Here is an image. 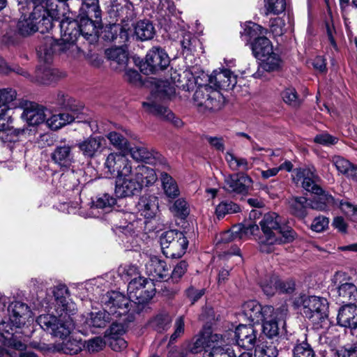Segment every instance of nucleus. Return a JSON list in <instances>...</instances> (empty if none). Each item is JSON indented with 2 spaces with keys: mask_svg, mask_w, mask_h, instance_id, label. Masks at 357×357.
I'll use <instances>...</instances> for the list:
<instances>
[{
  "mask_svg": "<svg viewBox=\"0 0 357 357\" xmlns=\"http://www.w3.org/2000/svg\"><path fill=\"white\" fill-rule=\"evenodd\" d=\"M246 30L251 37L259 35L251 45L252 54L255 58L259 60L272 53L273 45L270 40L264 36L268 32L267 29L259 24L250 22Z\"/></svg>",
  "mask_w": 357,
  "mask_h": 357,
  "instance_id": "nucleus-15",
  "label": "nucleus"
},
{
  "mask_svg": "<svg viewBox=\"0 0 357 357\" xmlns=\"http://www.w3.org/2000/svg\"><path fill=\"white\" fill-rule=\"evenodd\" d=\"M282 98L284 102L292 106L297 107L300 105L301 100L294 88H287L282 93Z\"/></svg>",
  "mask_w": 357,
  "mask_h": 357,
  "instance_id": "nucleus-59",
  "label": "nucleus"
},
{
  "mask_svg": "<svg viewBox=\"0 0 357 357\" xmlns=\"http://www.w3.org/2000/svg\"><path fill=\"white\" fill-rule=\"evenodd\" d=\"M75 119L74 114L59 113L53 114L47 119V124L53 130H57L65 126Z\"/></svg>",
  "mask_w": 357,
  "mask_h": 357,
  "instance_id": "nucleus-45",
  "label": "nucleus"
},
{
  "mask_svg": "<svg viewBox=\"0 0 357 357\" xmlns=\"http://www.w3.org/2000/svg\"><path fill=\"white\" fill-rule=\"evenodd\" d=\"M54 102L62 108L68 109L71 111L74 110L75 100L63 92L59 91L56 94Z\"/></svg>",
  "mask_w": 357,
  "mask_h": 357,
  "instance_id": "nucleus-58",
  "label": "nucleus"
},
{
  "mask_svg": "<svg viewBox=\"0 0 357 357\" xmlns=\"http://www.w3.org/2000/svg\"><path fill=\"white\" fill-rule=\"evenodd\" d=\"M236 351L234 349L228 346L224 347L223 340L221 336V342L218 344L213 346V350L209 351L207 354L208 357H236Z\"/></svg>",
  "mask_w": 357,
  "mask_h": 357,
  "instance_id": "nucleus-51",
  "label": "nucleus"
},
{
  "mask_svg": "<svg viewBox=\"0 0 357 357\" xmlns=\"http://www.w3.org/2000/svg\"><path fill=\"white\" fill-rule=\"evenodd\" d=\"M154 93L160 98H170L176 93V88L189 91L196 84L192 73L185 70L182 74L174 71L171 73L170 80H157L155 82Z\"/></svg>",
  "mask_w": 357,
  "mask_h": 357,
  "instance_id": "nucleus-7",
  "label": "nucleus"
},
{
  "mask_svg": "<svg viewBox=\"0 0 357 357\" xmlns=\"http://www.w3.org/2000/svg\"><path fill=\"white\" fill-rule=\"evenodd\" d=\"M301 300L304 316L311 320L317 329L327 328L328 325L327 300L316 296H303Z\"/></svg>",
  "mask_w": 357,
  "mask_h": 357,
  "instance_id": "nucleus-8",
  "label": "nucleus"
},
{
  "mask_svg": "<svg viewBox=\"0 0 357 357\" xmlns=\"http://www.w3.org/2000/svg\"><path fill=\"white\" fill-rule=\"evenodd\" d=\"M252 183V178L245 174H231L225 178V189L229 192L247 193Z\"/></svg>",
  "mask_w": 357,
  "mask_h": 357,
  "instance_id": "nucleus-28",
  "label": "nucleus"
},
{
  "mask_svg": "<svg viewBox=\"0 0 357 357\" xmlns=\"http://www.w3.org/2000/svg\"><path fill=\"white\" fill-rule=\"evenodd\" d=\"M222 98L220 93L208 85L199 86L193 96L195 104L203 110L219 109L221 107Z\"/></svg>",
  "mask_w": 357,
  "mask_h": 357,
  "instance_id": "nucleus-16",
  "label": "nucleus"
},
{
  "mask_svg": "<svg viewBox=\"0 0 357 357\" xmlns=\"http://www.w3.org/2000/svg\"><path fill=\"white\" fill-rule=\"evenodd\" d=\"M158 9L161 15H174L176 6L172 0H160Z\"/></svg>",
  "mask_w": 357,
  "mask_h": 357,
  "instance_id": "nucleus-63",
  "label": "nucleus"
},
{
  "mask_svg": "<svg viewBox=\"0 0 357 357\" xmlns=\"http://www.w3.org/2000/svg\"><path fill=\"white\" fill-rule=\"evenodd\" d=\"M17 107L23 109L21 117L29 126L39 125L46 120L47 109L36 102L21 100Z\"/></svg>",
  "mask_w": 357,
  "mask_h": 357,
  "instance_id": "nucleus-23",
  "label": "nucleus"
},
{
  "mask_svg": "<svg viewBox=\"0 0 357 357\" xmlns=\"http://www.w3.org/2000/svg\"><path fill=\"white\" fill-rule=\"evenodd\" d=\"M116 203V199L109 194H104L98 197L95 202L93 206L96 208L109 209Z\"/></svg>",
  "mask_w": 357,
  "mask_h": 357,
  "instance_id": "nucleus-61",
  "label": "nucleus"
},
{
  "mask_svg": "<svg viewBox=\"0 0 357 357\" xmlns=\"http://www.w3.org/2000/svg\"><path fill=\"white\" fill-rule=\"evenodd\" d=\"M331 161L339 172L357 182V166L340 155L333 156Z\"/></svg>",
  "mask_w": 357,
  "mask_h": 357,
  "instance_id": "nucleus-39",
  "label": "nucleus"
},
{
  "mask_svg": "<svg viewBox=\"0 0 357 357\" xmlns=\"http://www.w3.org/2000/svg\"><path fill=\"white\" fill-rule=\"evenodd\" d=\"M81 25L84 26V37L90 44L98 40L101 26V10L98 0H82L80 8Z\"/></svg>",
  "mask_w": 357,
  "mask_h": 357,
  "instance_id": "nucleus-6",
  "label": "nucleus"
},
{
  "mask_svg": "<svg viewBox=\"0 0 357 357\" xmlns=\"http://www.w3.org/2000/svg\"><path fill=\"white\" fill-rule=\"evenodd\" d=\"M136 206L142 216L146 220H151L158 212V200L154 195H144L139 198Z\"/></svg>",
  "mask_w": 357,
  "mask_h": 357,
  "instance_id": "nucleus-36",
  "label": "nucleus"
},
{
  "mask_svg": "<svg viewBox=\"0 0 357 357\" xmlns=\"http://www.w3.org/2000/svg\"><path fill=\"white\" fill-rule=\"evenodd\" d=\"M41 8L38 7L35 12H31L28 16L24 15L17 23V30L20 34L24 36H29L36 31L42 33L48 32L52 29L56 15L54 12L52 17L40 15Z\"/></svg>",
  "mask_w": 357,
  "mask_h": 357,
  "instance_id": "nucleus-10",
  "label": "nucleus"
},
{
  "mask_svg": "<svg viewBox=\"0 0 357 357\" xmlns=\"http://www.w3.org/2000/svg\"><path fill=\"white\" fill-rule=\"evenodd\" d=\"M170 271L171 267L167 264L166 261L156 256H149L145 264V271L149 276L152 277V279L149 280L151 282L154 280H167L170 277ZM153 288L154 289L153 287Z\"/></svg>",
  "mask_w": 357,
  "mask_h": 357,
  "instance_id": "nucleus-25",
  "label": "nucleus"
},
{
  "mask_svg": "<svg viewBox=\"0 0 357 357\" xmlns=\"http://www.w3.org/2000/svg\"><path fill=\"white\" fill-rule=\"evenodd\" d=\"M105 346L104 340L100 337H96L89 340L86 342V348L90 353L98 352Z\"/></svg>",
  "mask_w": 357,
  "mask_h": 357,
  "instance_id": "nucleus-62",
  "label": "nucleus"
},
{
  "mask_svg": "<svg viewBox=\"0 0 357 357\" xmlns=\"http://www.w3.org/2000/svg\"><path fill=\"white\" fill-rule=\"evenodd\" d=\"M183 234L176 230H169L162 234L160 238V243L162 252L177 239H181Z\"/></svg>",
  "mask_w": 357,
  "mask_h": 357,
  "instance_id": "nucleus-53",
  "label": "nucleus"
},
{
  "mask_svg": "<svg viewBox=\"0 0 357 357\" xmlns=\"http://www.w3.org/2000/svg\"><path fill=\"white\" fill-rule=\"evenodd\" d=\"M107 57L119 65H125L128 61V54L121 47H115L105 51Z\"/></svg>",
  "mask_w": 357,
  "mask_h": 357,
  "instance_id": "nucleus-50",
  "label": "nucleus"
},
{
  "mask_svg": "<svg viewBox=\"0 0 357 357\" xmlns=\"http://www.w3.org/2000/svg\"><path fill=\"white\" fill-rule=\"evenodd\" d=\"M155 33V28L149 20H140L135 26V33L141 40H151L153 38Z\"/></svg>",
  "mask_w": 357,
  "mask_h": 357,
  "instance_id": "nucleus-43",
  "label": "nucleus"
},
{
  "mask_svg": "<svg viewBox=\"0 0 357 357\" xmlns=\"http://www.w3.org/2000/svg\"><path fill=\"white\" fill-rule=\"evenodd\" d=\"M266 13L278 15L286 8L285 0H264Z\"/></svg>",
  "mask_w": 357,
  "mask_h": 357,
  "instance_id": "nucleus-57",
  "label": "nucleus"
},
{
  "mask_svg": "<svg viewBox=\"0 0 357 357\" xmlns=\"http://www.w3.org/2000/svg\"><path fill=\"white\" fill-rule=\"evenodd\" d=\"M106 137L111 145L122 153H128L130 144L129 141L120 132L112 131L107 134Z\"/></svg>",
  "mask_w": 357,
  "mask_h": 357,
  "instance_id": "nucleus-47",
  "label": "nucleus"
},
{
  "mask_svg": "<svg viewBox=\"0 0 357 357\" xmlns=\"http://www.w3.org/2000/svg\"><path fill=\"white\" fill-rule=\"evenodd\" d=\"M47 0H30L29 2V5H31L33 7V11L35 12L36 10V8L40 7L41 9L40 10V13L41 16L45 15L44 17H52V13L54 11V13L56 15V19L54 20V21H59V10L56 8H47Z\"/></svg>",
  "mask_w": 357,
  "mask_h": 357,
  "instance_id": "nucleus-49",
  "label": "nucleus"
},
{
  "mask_svg": "<svg viewBox=\"0 0 357 357\" xmlns=\"http://www.w3.org/2000/svg\"><path fill=\"white\" fill-rule=\"evenodd\" d=\"M169 62V58L163 49L153 47L147 52L145 62L141 66V71L144 74L156 73L165 69Z\"/></svg>",
  "mask_w": 357,
  "mask_h": 357,
  "instance_id": "nucleus-18",
  "label": "nucleus"
},
{
  "mask_svg": "<svg viewBox=\"0 0 357 357\" xmlns=\"http://www.w3.org/2000/svg\"><path fill=\"white\" fill-rule=\"evenodd\" d=\"M6 354L10 357H38L37 355L30 351H26V345L15 337L8 340V349Z\"/></svg>",
  "mask_w": 357,
  "mask_h": 357,
  "instance_id": "nucleus-40",
  "label": "nucleus"
},
{
  "mask_svg": "<svg viewBox=\"0 0 357 357\" xmlns=\"http://www.w3.org/2000/svg\"><path fill=\"white\" fill-rule=\"evenodd\" d=\"M259 284L264 293L267 296H273L277 291L289 293L294 290V287L290 284L282 282L275 275H266L260 281Z\"/></svg>",
  "mask_w": 357,
  "mask_h": 357,
  "instance_id": "nucleus-33",
  "label": "nucleus"
},
{
  "mask_svg": "<svg viewBox=\"0 0 357 357\" xmlns=\"http://www.w3.org/2000/svg\"><path fill=\"white\" fill-rule=\"evenodd\" d=\"M61 38L59 41L52 37L46 36L37 48V54L41 61L50 62L56 51L66 54L68 56H77L80 48L76 44L78 38L82 36L84 39V26L79 21L69 16H63L59 22Z\"/></svg>",
  "mask_w": 357,
  "mask_h": 357,
  "instance_id": "nucleus-2",
  "label": "nucleus"
},
{
  "mask_svg": "<svg viewBox=\"0 0 357 357\" xmlns=\"http://www.w3.org/2000/svg\"><path fill=\"white\" fill-rule=\"evenodd\" d=\"M337 357H357V345L347 344L337 351Z\"/></svg>",
  "mask_w": 357,
  "mask_h": 357,
  "instance_id": "nucleus-64",
  "label": "nucleus"
},
{
  "mask_svg": "<svg viewBox=\"0 0 357 357\" xmlns=\"http://www.w3.org/2000/svg\"><path fill=\"white\" fill-rule=\"evenodd\" d=\"M287 310L285 307H280L271 313L266 317H263L261 321L263 322V332L270 338L275 337L279 333L280 326H284Z\"/></svg>",
  "mask_w": 357,
  "mask_h": 357,
  "instance_id": "nucleus-26",
  "label": "nucleus"
},
{
  "mask_svg": "<svg viewBox=\"0 0 357 357\" xmlns=\"http://www.w3.org/2000/svg\"><path fill=\"white\" fill-rule=\"evenodd\" d=\"M38 57L39 56H38ZM38 59L40 64L37 68L34 77L31 76L26 70L20 66H15L10 69V70L15 72L17 74L26 77L33 82L41 84H50L66 76L64 73L60 72L58 69L53 68L50 66L53 59L50 62L41 61L40 58H38Z\"/></svg>",
  "mask_w": 357,
  "mask_h": 357,
  "instance_id": "nucleus-12",
  "label": "nucleus"
},
{
  "mask_svg": "<svg viewBox=\"0 0 357 357\" xmlns=\"http://www.w3.org/2000/svg\"><path fill=\"white\" fill-rule=\"evenodd\" d=\"M262 61V67L266 71H273L278 70L280 66L281 60L280 56L273 52L260 59Z\"/></svg>",
  "mask_w": 357,
  "mask_h": 357,
  "instance_id": "nucleus-54",
  "label": "nucleus"
},
{
  "mask_svg": "<svg viewBox=\"0 0 357 357\" xmlns=\"http://www.w3.org/2000/svg\"><path fill=\"white\" fill-rule=\"evenodd\" d=\"M241 310L246 319L253 324H259L263 317H266L273 312V307L270 305L262 307L258 301L250 300L242 305Z\"/></svg>",
  "mask_w": 357,
  "mask_h": 357,
  "instance_id": "nucleus-27",
  "label": "nucleus"
},
{
  "mask_svg": "<svg viewBox=\"0 0 357 357\" xmlns=\"http://www.w3.org/2000/svg\"><path fill=\"white\" fill-rule=\"evenodd\" d=\"M127 298L119 291H109L103 295L101 303L111 317H120L127 314L130 310L132 303L139 306L147 303L155 295L153 284L144 278L138 277L131 280L128 285Z\"/></svg>",
  "mask_w": 357,
  "mask_h": 357,
  "instance_id": "nucleus-1",
  "label": "nucleus"
},
{
  "mask_svg": "<svg viewBox=\"0 0 357 357\" xmlns=\"http://www.w3.org/2000/svg\"><path fill=\"white\" fill-rule=\"evenodd\" d=\"M131 158L137 162H143L149 165H155L160 160V154L153 150H149L144 145L139 144L130 146L128 153Z\"/></svg>",
  "mask_w": 357,
  "mask_h": 357,
  "instance_id": "nucleus-34",
  "label": "nucleus"
},
{
  "mask_svg": "<svg viewBox=\"0 0 357 357\" xmlns=\"http://www.w3.org/2000/svg\"><path fill=\"white\" fill-rule=\"evenodd\" d=\"M105 139L101 136H90L77 146L85 158H93L98 153L101 152Z\"/></svg>",
  "mask_w": 357,
  "mask_h": 357,
  "instance_id": "nucleus-37",
  "label": "nucleus"
},
{
  "mask_svg": "<svg viewBox=\"0 0 357 357\" xmlns=\"http://www.w3.org/2000/svg\"><path fill=\"white\" fill-rule=\"evenodd\" d=\"M160 179L165 195L170 199L177 197L180 191L176 181L167 173L162 172Z\"/></svg>",
  "mask_w": 357,
  "mask_h": 357,
  "instance_id": "nucleus-46",
  "label": "nucleus"
},
{
  "mask_svg": "<svg viewBox=\"0 0 357 357\" xmlns=\"http://www.w3.org/2000/svg\"><path fill=\"white\" fill-rule=\"evenodd\" d=\"M73 149V145L60 142L50 154L52 161L61 169L71 168L75 162Z\"/></svg>",
  "mask_w": 357,
  "mask_h": 357,
  "instance_id": "nucleus-24",
  "label": "nucleus"
},
{
  "mask_svg": "<svg viewBox=\"0 0 357 357\" xmlns=\"http://www.w3.org/2000/svg\"><path fill=\"white\" fill-rule=\"evenodd\" d=\"M172 321V317L167 312H162L151 320V325L155 331L162 333L170 328Z\"/></svg>",
  "mask_w": 357,
  "mask_h": 357,
  "instance_id": "nucleus-48",
  "label": "nucleus"
},
{
  "mask_svg": "<svg viewBox=\"0 0 357 357\" xmlns=\"http://www.w3.org/2000/svg\"><path fill=\"white\" fill-rule=\"evenodd\" d=\"M240 211L239 206L231 201L220 202L215 208V214L218 219L224 218L226 215L236 213Z\"/></svg>",
  "mask_w": 357,
  "mask_h": 357,
  "instance_id": "nucleus-52",
  "label": "nucleus"
},
{
  "mask_svg": "<svg viewBox=\"0 0 357 357\" xmlns=\"http://www.w3.org/2000/svg\"><path fill=\"white\" fill-rule=\"evenodd\" d=\"M8 311L10 312L9 321H2L0 323V330L6 333H13V327L20 328L24 325L26 321H33L32 312L28 305L20 301L13 302L8 307Z\"/></svg>",
  "mask_w": 357,
  "mask_h": 357,
  "instance_id": "nucleus-13",
  "label": "nucleus"
},
{
  "mask_svg": "<svg viewBox=\"0 0 357 357\" xmlns=\"http://www.w3.org/2000/svg\"><path fill=\"white\" fill-rule=\"evenodd\" d=\"M188 241L184 234L181 237V239H177L174 241L167 249L163 251V255L167 257L176 259L181 257L186 251L188 248Z\"/></svg>",
  "mask_w": 357,
  "mask_h": 357,
  "instance_id": "nucleus-41",
  "label": "nucleus"
},
{
  "mask_svg": "<svg viewBox=\"0 0 357 357\" xmlns=\"http://www.w3.org/2000/svg\"><path fill=\"white\" fill-rule=\"evenodd\" d=\"M337 323L347 328L353 335L357 336V307L354 304L342 306L337 314Z\"/></svg>",
  "mask_w": 357,
  "mask_h": 357,
  "instance_id": "nucleus-29",
  "label": "nucleus"
},
{
  "mask_svg": "<svg viewBox=\"0 0 357 357\" xmlns=\"http://www.w3.org/2000/svg\"><path fill=\"white\" fill-rule=\"evenodd\" d=\"M143 107L149 112L160 116L167 121H172L177 127L182 125L181 120L175 117L172 112L166 107L158 105L154 102H143Z\"/></svg>",
  "mask_w": 357,
  "mask_h": 357,
  "instance_id": "nucleus-38",
  "label": "nucleus"
},
{
  "mask_svg": "<svg viewBox=\"0 0 357 357\" xmlns=\"http://www.w3.org/2000/svg\"><path fill=\"white\" fill-rule=\"evenodd\" d=\"M156 181L157 174L153 169L139 165L132 168L128 176L116 178L115 195L118 197L137 195L144 186L151 185Z\"/></svg>",
  "mask_w": 357,
  "mask_h": 357,
  "instance_id": "nucleus-5",
  "label": "nucleus"
},
{
  "mask_svg": "<svg viewBox=\"0 0 357 357\" xmlns=\"http://www.w3.org/2000/svg\"><path fill=\"white\" fill-rule=\"evenodd\" d=\"M53 294L55 298V310L58 315L57 320L72 318L76 310L75 303L67 298L68 289L66 286L60 284L54 287Z\"/></svg>",
  "mask_w": 357,
  "mask_h": 357,
  "instance_id": "nucleus-20",
  "label": "nucleus"
},
{
  "mask_svg": "<svg viewBox=\"0 0 357 357\" xmlns=\"http://www.w3.org/2000/svg\"><path fill=\"white\" fill-rule=\"evenodd\" d=\"M110 216L114 220H119V222L114 223L115 233L122 238L123 242L130 243L131 248H134L132 243L136 232L145 222L137 219L136 215L130 212L112 211Z\"/></svg>",
  "mask_w": 357,
  "mask_h": 357,
  "instance_id": "nucleus-9",
  "label": "nucleus"
},
{
  "mask_svg": "<svg viewBox=\"0 0 357 357\" xmlns=\"http://www.w3.org/2000/svg\"><path fill=\"white\" fill-rule=\"evenodd\" d=\"M113 320L106 310L91 312L82 314L77 324V330L81 333L86 335L89 333H96L98 330L103 328Z\"/></svg>",
  "mask_w": 357,
  "mask_h": 357,
  "instance_id": "nucleus-14",
  "label": "nucleus"
},
{
  "mask_svg": "<svg viewBox=\"0 0 357 357\" xmlns=\"http://www.w3.org/2000/svg\"><path fill=\"white\" fill-rule=\"evenodd\" d=\"M289 206L292 215L304 218L307 215V208H310V202L305 197H296L289 200Z\"/></svg>",
  "mask_w": 357,
  "mask_h": 357,
  "instance_id": "nucleus-42",
  "label": "nucleus"
},
{
  "mask_svg": "<svg viewBox=\"0 0 357 357\" xmlns=\"http://www.w3.org/2000/svg\"><path fill=\"white\" fill-rule=\"evenodd\" d=\"M16 97L17 92L13 89H0V132L6 130L8 127L5 116L11 108L12 102Z\"/></svg>",
  "mask_w": 357,
  "mask_h": 357,
  "instance_id": "nucleus-35",
  "label": "nucleus"
},
{
  "mask_svg": "<svg viewBox=\"0 0 357 357\" xmlns=\"http://www.w3.org/2000/svg\"><path fill=\"white\" fill-rule=\"evenodd\" d=\"M261 227V232L259 229V231H257V235H255V239L260 244V249L262 252H269L271 248H264L266 245H271L280 240L276 236L277 231L280 229V217L274 212L268 213L264 215L262 220L259 222Z\"/></svg>",
  "mask_w": 357,
  "mask_h": 357,
  "instance_id": "nucleus-11",
  "label": "nucleus"
},
{
  "mask_svg": "<svg viewBox=\"0 0 357 357\" xmlns=\"http://www.w3.org/2000/svg\"><path fill=\"white\" fill-rule=\"evenodd\" d=\"M293 357H315L314 352L306 339L297 342L293 349Z\"/></svg>",
  "mask_w": 357,
  "mask_h": 357,
  "instance_id": "nucleus-55",
  "label": "nucleus"
},
{
  "mask_svg": "<svg viewBox=\"0 0 357 357\" xmlns=\"http://www.w3.org/2000/svg\"><path fill=\"white\" fill-rule=\"evenodd\" d=\"M238 346L247 350L255 348L257 342V331L252 325L240 324L235 330Z\"/></svg>",
  "mask_w": 357,
  "mask_h": 357,
  "instance_id": "nucleus-32",
  "label": "nucleus"
},
{
  "mask_svg": "<svg viewBox=\"0 0 357 357\" xmlns=\"http://www.w3.org/2000/svg\"><path fill=\"white\" fill-rule=\"evenodd\" d=\"M209 83L215 88V90L227 91L235 86L237 83V76L228 69L215 70L209 77Z\"/></svg>",
  "mask_w": 357,
  "mask_h": 357,
  "instance_id": "nucleus-31",
  "label": "nucleus"
},
{
  "mask_svg": "<svg viewBox=\"0 0 357 357\" xmlns=\"http://www.w3.org/2000/svg\"><path fill=\"white\" fill-rule=\"evenodd\" d=\"M199 42L196 37L191 33H185L183 39L181 40V45L184 53H192L195 50V47Z\"/></svg>",
  "mask_w": 357,
  "mask_h": 357,
  "instance_id": "nucleus-56",
  "label": "nucleus"
},
{
  "mask_svg": "<svg viewBox=\"0 0 357 357\" xmlns=\"http://www.w3.org/2000/svg\"><path fill=\"white\" fill-rule=\"evenodd\" d=\"M259 226L250 221L233 226L231 229L220 234L217 245L240 241L252 235H257Z\"/></svg>",
  "mask_w": 357,
  "mask_h": 357,
  "instance_id": "nucleus-22",
  "label": "nucleus"
},
{
  "mask_svg": "<svg viewBox=\"0 0 357 357\" xmlns=\"http://www.w3.org/2000/svg\"><path fill=\"white\" fill-rule=\"evenodd\" d=\"M127 153L111 152L107 156L104 164L107 172L112 176H128L133 168L132 162L126 155Z\"/></svg>",
  "mask_w": 357,
  "mask_h": 357,
  "instance_id": "nucleus-17",
  "label": "nucleus"
},
{
  "mask_svg": "<svg viewBox=\"0 0 357 357\" xmlns=\"http://www.w3.org/2000/svg\"><path fill=\"white\" fill-rule=\"evenodd\" d=\"M332 283L342 303L354 304L357 301V287L347 278L344 272H336L332 278Z\"/></svg>",
  "mask_w": 357,
  "mask_h": 357,
  "instance_id": "nucleus-21",
  "label": "nucleus"
},
{
  "mask_svg": "<svg viewBox=\"0 0 357 357\" xmlns=\"http://www.w3.org/2000/svg\"><path fill=\"white\" fill-rule=\"evenodd\" d=\"M221 342V335L216 333H201L197 340L190 347L193 354L204 351V356L208 357L209 351L213 350V346Z\"/></svg>",
  "mask_w": 357,
  "mask_h": 357,
  "instance_id": "nucleus-30",
  "label": "nucleus"
},
{
  "mask_svg": "<svg viewBox=\"0 0 357 357\" xmlns=\"http://www.w3.org/2000/svg\"><path fill=\"white\" fill-rule=\"evenodd\" d=\"M293 181L297 185L301 183L306 191L315 197L310 201V208L318 211H326L337 204L335 199L317 185L319 177L310 168L296 169L292 174Z\"/></svg>",
  "mask_w": 357,
  "mask_h": 357,
  "instance_id": "nucleus-4",
  "label": "nucleus"
},
{
  "mask_svg": "<svg viewBox=\"0 0 357 357\" xmlns=\"http://www.w3.org/2000/svg\"><path fill=\"white\" fill-rule=\"evenodd\" d=\"M118 273L123 280H128L130 278L137 276L139 271L135 265L124 264L119 267Z\"/></svg>",
  "mask_w": 357,
  "mask_h": 357,
  "instance_id": "nucleus-60",
  "label": "nucleus"
},
{
  "mask_svg": "<svg viewBox=\"0 0 357 357\" xmlns=\"http://www.w3.org/2000/svg\"><path fill=\"white\" fill-rule=\"evenodd\" d=\"M37 322L43 330L61 339V342L54 344V351L75 355L82 351L83 345L79 340L70 337L67 339L75 327L73 318L57 320L55 315L41 314L37 318Z\"/></svg>",
  "mask_w": 357,
  "mask_h": 357,
  "instance_id": "nucleus-3",
  "label": "nucleus"
},
{
  "mask_svg": "<svg viewBox=\"0 0 357 357\" xmlns=\"http://www.w3.org/2000/svg\"><path fill=\"white\" fill-rule=\"evenodd\" d=\"M225 160L229 167L233 171H248L252 167V164L246 158L236 156L230 152L226 153Z\"/></svg>",
  "mask_w": 357,
  "mask_h": 357,
  "instance_id": "nucleus-44",
  "label": "nucleus"
},
{
  "mask_svg": "<svg viewBox=\"0 0 357 357\" xmlns=\"http://www.w3.org/2000/svg\"><path fill=\"white\" fill-rule=\"evenodd\" d=\"M61 174H54L52 180L53 185L60 193L75 192L79 194L80 192L79 176L81 172H76L72 168L64 169Z\"/></svg>",
  "mask_w": 357,
  "mask_h": 357,
  "instance_id": "nucleus-19",
  "label": "nucleus"
}]
</instances>
